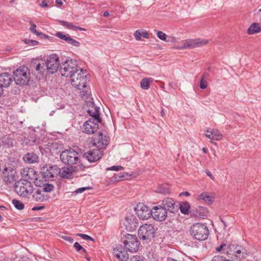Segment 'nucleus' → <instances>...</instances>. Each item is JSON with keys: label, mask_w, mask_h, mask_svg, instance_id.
<instances>
[{"label": "nucleus", "mask_w": 261, "mask_h": 261, "mask_svg": "<svg viewBox=\"0 0 261 261\" xmlns=\"http://www.w3.org/2000/svg\"><path fill=\"white\" fill-rule=\"evenodd\" d=\"M87 104L89 108L87 112L92 117L84 123L83 129L84 133L91 135L97 130L99 127L98 124L101 120L99 117V108L95 107L94 103L90 101H88Z\"/></svg>", "instance_id": "obj_1"}, {"label": "nucleus", "mask_w": 261, "mask_h": 261, "mask_svg": "<svg viewBox=\"0 0 261 261\" xmlns=\"http://www.w3.org/2000/svg\"><path fill=\"white\" fill-rule=\"evenodd\" d=\"M192 237L199 241L206 240L209 234V230L206 225L197 223L193 224L190 228Z\"/></svg>", "instance_id": "obj_2"}, {"label": "nucleus", "mask_w": 261, "mask_h": 261, "mask_svg": "<svg viewBox=\"0 0 261 261\" xmlns=\"http://www.w3.org/2000/svg\"><path fill=\"white\" fill-rule=\"evenodd\" d=\"M121 241L129 252H136L139 250L140 242L135 235L121 232Z\"/></svg>", "instance_id": "obj_3"}, {"label": "nucleus", "mask_w": 261, "mask_h": 261, "mask_svg": "<svg viewBox=\"0 0 261 261\" xmlns=\"http://www.w3.org/2000/svg\"><path fill=\"white\" fill-rule=\"evenodd\" d=\"M14 81L20 86L28 84L30 79L29 69L25 66H21L14 71Z\"/></svg>", "instance_id": "obj_4"}, {"label": "nucleus", "mask_w": 261, "mask_h": 261, "mask_svg": "<svg viewBox=\"0 0 261 261\" xmlns=\"http://www.w3.org/2000/svg\"><path fill=\"white\" fill-rule=\"evenodd\" d=\"M208 42V41L206 39L201 38L189 39L182 40L175 47L178 49H192L205 46Z\"/></svg>", "instance_id": "obj_5"}, {"label": "nucleus", "mask_w": 261, "mask_h": 261, "mask_svg": "<svg viewBox=\"0 0 261 261\" xmlns=\"http://www.w3.org/2000/svg\"><path fill=\"white\" fill-rule=\"evenodd\" d=\"M79 68L75 60H66L60 64V71L62 76L70 77Z\"/></svg>", "instance_id": "obj_6"}, {"label": "nucleus", "mask_w": 261, "mask_h": 261, "mask_svg": "<svg viewBox=\"0 0 261 261\" xmlns=\"http://www.w3.org/2000/svg\"><path fill=\"white\" fill-rule=\"evenodd\" d=\"M86 70L80 67L70 77L71 85L80 90L84 88L86 86Z\"/></svg>", "instance_id": "obj_7"}, {"label": "nucleus", "mask_w": 261, "mask_h": 261, "mask_svg": "<svg viewBox=\"0 0 261 261\" xmlns=\"http://www.w3.org/2000/svg\"><path fill=\"white\" fill-rule=\"evenodd\" d=\"M15 191L20 196L28 197L33 192L32 183L27 180H20L15 182Z\"/></svg>", "instance_id": "obj_8"}, {"label": "nucleus", "mask_w": 261, "mask_h": 261, "mask_svg": "<svg viewBox=\"0 0 261 261\" xmlns=\"http://www.w3.org/2000/svg\"><path fill=\"white\" fill-rule=\"evenodd\" d=\"M155 229L151 224L142 225L138 230V237L140 240L150 241L154 237Z\"/></svg>", "instance_id": "obj_9"}, {"label": "nucleus", "mask_w": 261, "mask_h": 261, "mask_svg": "<svg viewBox=\"0 0 261 261\" xmlns=\"http://www.w3.org/2000/svg\"><path fill=\"white\" fill-rule=\"evenodd\" d=\"M60 159L65 164L73 165L79 160V154L74 149L70 148L63 151L60 154Z\"/></svg>", "instance_id": "obj_10"}, {"label": "nucleus", "mask_w": 261, "mask_h": 261, "mask_svg": "<svg viewBox=\"0 0 261 261\" xmlns=\"http://www.w3.org/2000/svg\"><path fill=\"white\" fill-rule=\"evenodd\" d=\"M120 224L123 226L128 231H133L136 229L139 225V220L135 215L127 213L124 220H122Z\"/></svg>", "instance_id": "obj_11"}, {"label": "nucleus", "mask_w": 261, "mask_h": 261, "mask_svg": "<svg viewBox=\"0 0 261 261\" xmlns=\"http://www.w3.org/2000/svg\"><path fill=\"white\" fill-rule=\"evenodd\" d=\"M109 136L107 132L105 130H101L92 141L93 145L98 148L103 149L109 143Z\"/></svg>", "instance_id": "obj_12"}, {"label": "nucleus", "mask_w": 261, "mask_h": 261, "mask_svg": "<svg viewBox=\"0 0 261 261\" xmlns=\"http://www.w3.org/2000/svg\"><path fill=\"white\" fill-rule=\"evenodd\" d=\"M59 65V57L56 54L49 56L45 62V69L48 73L51 74L58 70Z\"/></svg>", "instance_id": "obj_13"}, {"label": "nucleus", "mask_w": 261, "mask_h": 261, "mask_svg": "<svg viewBox=\"0 0 261 261\" xmlns=\"http://www.w3.org/2000/svg\"><path fill=\"white\" fill-rule=\"evenodd\" d=\"M151 216L156 221H164L167 217V210L161 205L155 206L151 210Z\"/></svg>", "instance_id": "obj_14"}, {"label": "nucleus", "mask_w": 261, "mask_h": 261, "mask_svg": "<svg viewBox=\"0 0 261 261\" xmlns=\"http://www.w3.org/2000/svg\"><path fill=\"white\" fill-rule=\"evenodd\" d=\"M135 210L140 219L147 220L151 216V210L142 203H139Z\"/></svg>", "instance_id": "obj_15"}, {"label": "nucleus", "mask_w": 261, "mask_h": 261, "mask_svg": "<svg viewBox=\"0 0 261 261\" xmlns=\"http://www.w3.org/2000/svg\"><path fill=\"white\" fill-rule=\"evenodd\" d=\"M18 179L16 171L11 168H6L3 172V181L7 184L13 183Z\"/></svg>", "instance_id": "obj_16"}, {"label": "nucleus", "mask_w": 261, "mask_h": 261, "mask_svg": "<svg viewBox=\"0 0 261 261\" xmlns=\"http://www.w3.org/2000/svg\"><path fill=\"white\" fill-rule=\"evenodd\" d=\"M162 206L170 213L174 214L178 211V205L174 200L171 198L164 199L162 202Z\"/></svg>", "instance_id": "obj_17"}, {"label": "nucleus", "mask_w": 261, "mask_h": 261, "mask_svg": "<svg viewBox=\"0 0 261 261\" xmlns=\"http://www.w3.org/2000/svg\"><path fill=\"white\" fill-rule=\"evenodd\" d=\"M58 168L56 166H46L42 168L41 173L46 180L55 177L57 174Z\"/></svg>", "instance_id": "obj_18"}, {"label": "nucleus", "mask_w": 261, "mask_h": 261, "mask_svg": "<svg viewBox=\"0 0 261 261\" xmlns=\"http://www.w3.org/2000/svg\"><path fill=\"white\" fill-rule=\"evenodd\" d=\"M101 149H91L85 153V156L90 162H96L102 156V151Z\"/></svg>", "instance_id": "obj_19"}, {"label": "nucleus", "mask_w": 261, "mask_h": 261, "mask_svg": "<svg viewBox=\"0 0 261 261\" xmlns=\"http://www.w3.org/2000/svg\"><path fill=\"white\" fill-rule=\"evenodd\" d=\"M21 175L22 177L25 178L24 180L36 179V172L33 168H24L21 170Z\"/></svg>", "instance_id": "obj_20"}, {"label": "nucleus", "mask_w": 261, "mask_h": 261, "mask_svg": "<svg viewBox=\"0 0 261 261\" xmlns=\"http://www.w3.org/2000/svg\"><path fill=\"white\" fill-rule=\"evenodd\" d=\"M13 82L12 75L8 73H3L0 74V86L8 87Z\"/></svg>", "instance_id": "obj_21"}, {"label": "nucleus", "mask_w": 261, "mask_h": 261, "mask_svg": "<svg viewBox=\"0 0 261 261\" xmlns=\"http://www.w3.org/2000/svg\"><path fill=\"white\" fill-rule=\"evenodd\" d=\"M115 250V257L120 261H126L128 259V254L124 248H117Z\"/></svg>", "instance_id": "obj_22"}, {"label": "nucleus", "mask_w": 261, "mask_h": 261, "mask_svg": "<svg viewBox=\"0 0 261 261\" xmlns=\"http://www.w3.org/2000/svg\"><path fill=\"white\" fill-rule=\"evenodd\" d=\"M58 172L61 177L69 178L72 177L73 170L72 167H64L61 169H58Z\"/></svg>", "instance_id": "obj_23"}, {"label": "nucleus", "mask_w": 261, "mask_h": 261, "mask_svg": "<svg viewBox=\"0 0 261 261\" xmlns=\"http://www.w3.org/2000/svg\"><path fill=\"white\" fill-rule=\"evenodd\" d=\"M33 198L37 202H43L48 199V196L40 189H38L33 195Z\"/></svg>", "instance_id": "obj_24"}, {"label": "nucleus", "mask_w": 261, "mask_h": 261, "mask_svg": "<svg viewBox=\"0 0 261 261\" xmlns=\"http://www.w3.org/2000/svg\"><path fill=\"white\" fill-rule=\"evenodd\" d=\"M38 156L34 153H28L24 155L23 159L24 161L29 164H33L38 161Z\"/></svg>", "instance_id": "obj_25"}, {"label": "nucleus", "mask_w": 261, "mask_h": 261, "mask_svg": "<svg viewBox=\"0 0 261 261\" xmlns=\"http://www.w3.org/2000/svg\"><path fill=\"white\" fill-rule=\"evenodd\" d=\"M261 32V27L258 23H253L248 29L247 33L249 35H253Z\"/></svg>", "instance_id": "obj_26"}, {"label": "nucleus", "mask_w": 261, "mask_h": 261, "mask_svg": "<svg viewBox=\"0 0 261 261\" xmlns=\"http://www.w3.org/2000/svg\"><path fill=\"white\" fill-rule=\"evenodd\" d=\"M244 250H245L241 246L238 245V247L237 248L234 256L237 258H238L239 260H241V259L246 257L247 255V253L244 252Z\"/></svg>", "instance_id": "obj_27"}, {"label": "nucleus", "mask_w": 261, "mask_h": 261, "mask_svg": "<svg viewBox=\"0 0 261 261\" xmlns=\"http://www.w3.org/2000/svg\"><path fill=\"white\" fill-rule=\"evenodd\" d=\"M198 199L202 200L204 202L207 204H211L214 201L213 196L207 195L206 193H202L198 196Z\"/></svg>", "instance_id": "obj_28"}, {"label": "nucleus", "mask_w": 261, "mask_h": 261, "mask_svg": "<svg viewBox=\"0 0 261 261\" xmlns=\"http://www.w3.org/2000/svg\"><path fill=\"white\" fill-rule=\"evenodd\" d=\"M58 22L60 24L67 28L69 29H71L72 30H83V29L82 28L74 26L70 22L63 20H59Z\"/></svg>", "instance_id": "obj_29"}, {"label": "nucleus", "mask_w": 261, "mask_h": 261, "mask_svg": "<svg viewBox=\"0 0 261 261\" xmlns=\"http://www.w3.org/2000/svg\"><path fill=\"white\" fill-rule=\"evenodd\" d=\"M134 36L137 40H140L141 37L144 38H149L148 33L146 31L141 32L139 30H137L134 33Z\"/></svg>", "instance_id": "obj_30"}, {"label": "nucleus", "mask_w": 261, "mask_h": 261, "mask_svg": "<svg viewBox=\"0 0 261 261\" xmlns=\"http://www.w3.org/2000/svg\"><path fill=\"white\" fill-rule=\"evenodd\" d=\"M152 81L151 78H144L140 83L141 87L144 90L149 89L150 87V83Z\"/></svg>", "instance_id": "obj_31"}, {"label": "nucleus", "mask_w": 261, "mask_h": 261, "mask_svg": "<svg viewBox=\"0 0 261 261\" xmlns=\"http://www.w3.org/2000/svg\"><path fill=\"white\" fill-rule=\"evenodd\" d=\"M130 174L125 172V173H120V174H116L115 173V181H120L122 180L128 179L130 176Z\"/></svg>", "instance_id": "obj_32"}, {"label": "nucleus", "mask_w": 261, "mask_h": 261, "mask_svg": "<svg viewBox=\"0 0 261 261\" xmlns=\"http://www.w3.org/2000/svg\"><path fill=\"white\" fill-rule=\"evenodd\" d=\"M178 207L179 208L181 213L184 214H188L190 208V205L188 202H185L180 204Z\"/></svg>", "instance_id": "obj_33"}, {"label": "nucleus", "mask_w": 261, "mask_h": 261, "mask_svg": "<svg viewBox=\"0 0 261 261\" xmlns=\"http://www.w3.org/2000/svg\"><path fill=\"white\" fill-rule=\"evenodd\" d=\"M156 191L163 194H166L170 192L168 185H161L158 187Z\"/></svg>", "instance_id": "obj_34"}, {"label": "nucleus", "mask_w": 261, "mask_h": 261, "mask_svg": "<svg viewBox=\"0 0 261 261\" xmlns=\"http://www.w3.org/2000/svg\"><path fill=\"white\" fill-rule=\"evenodd\" d=\"M237 247L238 245H231L228 246L226 249V254L228 255H234Z\"/></svg>", "instance_id": "obj_35"}, {"label": "nucleus", "mask_w": 261, "mask_h": 261, "mask_svg": "<svg viewBox=\"0 0 261 261\" xmlns=\"http://www.w3.org/2000/svg\"><path fill=\"white\" fill-rule=\"evenodd\" d=\"M213 140H220L222 138V134L217 129H212Z\"/></svg>", "instance_id": "obj_36"}, {"label": "nucleus", "mask_w": 261, "mask_h": 261, "mask_svg": "<svg viewBox=\"0 0 261 261\" xmlns=\"http://www.w3.org/2000/svg\"><path fill=\"white\" fill-rule=\"evenodd\" d=\"M56 36L66 41L67 43H68L69 40L70 38V37L68 35H65L61 32H57L56 34Z\"/></svg>", "instance_id": "obj_37"}, {"label": "nucleus", "mask_w": 261, "mask_h": 261, "mask_svg": "<svg viewBox=\"0 0 261 261\" xmlns=\"http://www.w3.org/2000/svg\"><path fill=\"white\" fill-rule=\"evenodd\" d=\"M12 203L17 210H22L24 208V204L18 200L13 199Z\"/></svg>", "instance_id": "obj_38"}, {"label": "nucleus", "mask_w": 261, "mask_h": 261, "mask_svg": "<svg viewBox=\"0 0 261 261\" xmlns=\"http://www.w3.org/2000/svg\"><path fill=\"white\" fill-rule=\"evenodd\" d=\"M54 187L52 184H44V186L42 187V190H41L44 193L45 192H49L51 191Z\"/></svg>", "instance_id": "obj_39"}, {"label": "nucleus", "mask_w": 261, "mask_h": 261, "mask_svg": "<svg viewBox=\"0 0 261 261\" xmlns=\"http://www.w3.org/2000/svg\"><path fill=\"white\" fill-rule=\"evenodd\" d=\"M45 63L38 64L36 67V70L39 73H43L45 69Z\"/></svg>", "instance_id": "obj_40"}, {"label": "nucleus", "mask_w": 261, "mask_h": 261, "mask_svg": "<svg viewBox=\"0 0 261 261\" xmlns=\"http://www.w3.org/2000/svg\"><path fill=\"white\" fill-rule=\"evenodd\" d=\"M30 24L31 25V27L30 28L29 30L31 32H32L33 33L36 34L37 36H39L41 33H38L36 28V24H35L34 23H33L32 21H30Z\"/></svg>", "instance_id": "obj_41"}, {"label": "nucleus", "mask_w": 261, "mask_h": 261, "mask_svg": "<svg viewBox=\"0 0 261 261\" xmlns=\"http://www.w3.org/2000/svg\"><path fill=\"white\" fill-rule=\"evenodd\" d=\"M68 43L75 47H79L80 45V43L79 41L71 37H70V39L69 40Z\"/></svg>", "instance_id": "obj_42"}, {"label": "nucleus", "mask_w": 261, "mask_h": 261, "mask_svg": "<svg viewBox=\"0 0 261 261\" xmlns=\"http://www.w3.org/2000/svg\"><path fill=\"white\" fill-rule=\"evenodd\" d=\"M199 87L202 89H205L207 87V83L203 77H202L200 79Z\"/></svg>", "instance_id": "obj_43"}, {"label": "nucleus", "mask_w": 261, "mask_h": 261, "mask_svg": "<svg viewBox=\"0 0 261 261\" xmlns=\"http://www.w3.org/2000/svg\"><path fill=\"white\" fill-rule=\"evenodd\" d=\"M77 236L81 237L84 240L94 241V239L92 237H91L90 236H89L87 234H83V233H77Z\"/></svg>", "instance_id": "obj_44"}, {"label": "nucleus", "mask_w": 261, "mask_h": 261, "mask_svg": "<svg viewBox=\"0 0 261 261\" xmlns=\"http://www.w3.org/2000/svg\"><path fill=\"white\" fill-rule=\"evenodd\" d=\"M156 35H157L158 37L159 38H160L161 40H164V41L166 40L167 35L163 32L159 31L157 32Z\"/></svg>", "instance_id": "obj_45"}, {"label": "nucleus", "mask_w": 261, "mask_h": 261, "mask_svg": "<svg viewBox=\"0 0 261 261\" xmlns=\"http://www.w3.org/2000/svg\"><path fill=\"white\" fill-rule=\"evenodd\" d=\"M130 261H144V257L139 255H134L130 258Z\"/></svg>", "instance_id": "obj_46"}, {"label": "nucleus", "mask_w": 261, "mask_h": 261, "mask_svg": "<svg viewBox=\"0 0 261 261\" xmlns=\"http://www.w3.org/2000/svg\"><path fill=\"white\" fill-rule=\"evenodd\" d=\"M61 238L70 243H72L73 242V239L70 236L67 235H62L61 236Z\"/></svg>", "instance_id": "obj_47"}, {"label": "nucleus", "mask_w": 261, "mask_h": 261, "mask_svg": "<svg viewBox=\"0 0 261 261\" xmlns=\"http://www.w3.org/2000/svg\"><path fill=\"white\" fill-rule=\"evenodd\" d=\"M226 249V245L225 243H222L219 247L216 248V250L218 252H220L223 250H225Z\"/></svg>", "instance_id": "obj_48"}, {"label": "nucleus", "mask_w": 261, "mask_h": 261, "mask_svg": "<svg viewBox=\"0 0 261 261\" xmlns=\"http://www.w3.org/2000/svg\"><path fill=\"white\" fill-rule=\"evenodd\" d=\"M74 247L75 248L76 251H79L81 250H83V251L85 253H86V250L84 248H83V247L78 243H77V242L75 243L74 244Z\"/></svg>", "instance_id": "obj_49"}, {"label": "nucleus", "mask_w": 261, "mask_h": 261, "mask_svg": "<svg viewBox=\"0 0 261 261\" xmlns=\"http://www.w3.org/2000/svg\"><path fill=\"white\" fill-rule=\"evenodd\" d=\"M25 42L31 46H35L38 44V42L33 40H25Z\"/></svg>", "instance_id": "obj_50"}, {"label": "nucleus", "mask_w": 261, "mask_h": 261, "mask_svg": "<svg viewBox=\"0 0 261 261\" xmlns=\"http://www.w3.org/2000/svg\"><path fill=\"white\" fill-rule=\"evenodd\" d=\"M90 189V187H83L77 189L75 190L74 193L75 194L81 193L84 192L85 190Z\"/></svg>", "instance_id": "obj_51"}, {"label": "nucleus", "mask_w": 261, "mask_h": 261, "mask_svg": "<svg viewBox=\"0 0 261 261\" xmlns=\"http://www.w3.org/2000/svg\"><path fill=\"white\" fill-rule=\"evenodd\" d=\"M225 257L220 255L215 256L212 261H224Z\"/></svg>", "instance_id": "obj_52"}, {"label": "nucleus", "mask_w": 261, "mask_h": 261, "mask_svg": "<svg viewBox=\"0 0 261 261\" xmlns=\"http://www.w3.org/2000/svg\"><path fill=\"white\" fill-rule=\"evenodd\" d=\"M200 209H201L202 212L200 213V214H198V216L200 217H204L206 216V214L207 210L206 209L203 208V207H200Z\"/></svg>", "instance_id": "obj_53"}, {"label": "nucleus", "mask_w": 261, "mask_h": 261, "mask_svg": "<svg viewBox=\"0 0 261 261\" xmlns=\"http://www.w3.org/2000/svg\"><path fill=\"white\" fill-rule=\"evenodd\" d=\"M205 136L208 138L213 140V135L212 133V130L210 132L209 130H207V133L205 134Z\"/></svg>", "instance_id": "obj_54"}, {"label": "nucleus", "mask_w": 261, "mask_h": 261, "mask_svg": "<svg viewBox=\"0 0 261 261\" xmlns=\"http://www.w3.org/2000/svg\"><path fill=\"white\" fill-rule=\"evenodd\" d=\"M44 207V206H35L32 208L33 211H39L43 209Z\"/></svg>", "instance_id": "obj_55"}, {"label": "nucleus", "mask_w": 261, "mask_h": 261, "mask_svg": "<svg viewBox=\"0 0 261 261\" xmlns=\"http://www.w3.org/2000/svg\"><path fill=\"white\" fill-rule=\"evenodd\" d=\"M123 169V167L121 166H115V171H118Z\"/></svg>", "instance_id": "obj_56"}, {"label": "nucleus", "mask_w": 261, "mask_h": 261, "mask_svg": "<svg viewBox=\"0 0 261 261\" xmlns=\"http://www.w3.org/2000/svg\"><path fill=\"white\" fill-rule=\"evenodd\" d=\"M206 173L211 179H214V176L210 171H206Z\"/></svg>", "instance_id": "obj_57"}, {"label": "nucleus", "mask_w": 261, "mask_h": 261, "mask_svg": "<svg viewBox=\"0 0 261 261\" xmlns=\"http://www.w3.org/2000/svg\"><path fill=\"white\" fill-rule=\"evenodd\" d=\"M42 7H47L48 6V4L45 1H43L42 2L41 5H40Z\"/></svg>", "instance_id": "obj_58"}, {"label": "nucleus", "mask_w": 261, "mask_h": 261, "mask_svg": "<svg viewBox=\"0 0 261 261\" xmlns=\"http://www.w3.org/2000/svg\"><path fill=\"white\" fill-rule=\"evenodd\" d=\"M36 142L35 139H33L32 141L29 140L28 142H27V144H28L29 145H33L34 143Z\"/></svg>", "instance_id": "obj_59"}, {"label": "nucleus", "mask_w": 261, "mask_h": 261, "mask_svg": "<svg viewBox=\"0 0 261 261\" xmlns=\"http://www.w3.org/2000/svg\"><path fill=\"white\" fill-rule=\"evenodd\" d=\"M56 3L59 6H61L63 5V2L61 0H56Z\"/></svg>", "instance_id": "obj_60"}, {"label": "nucleus", "mask_w": 261, "mask_h": 261, "mask_svg": "<svg viewBox=\"0 0 261 261\" xmlns=\"http://www.w3.org/2000/svg\"><path fill=\"white\" fill-rule=\"evenodd\" d=\"M9 146H12L13 145V141L12 140H10L9 142L8 143Z\"/></svg>", "instance_id": "obj_61"}, {"label": "nucleus", "mask_w": 261, "mask_h": 261, "mask_svg": "<svg viewBox=\"0 0 261 261\" xmlns=\"http://www.w3.org/2000/svg\"><path fill=\"white\" fill-rule=\"evenodd\" d=\"M167 261H178V260H176L174 258H172L171 257H167Z\"/></svg>", "instance_id": "obj_62"}, {"label": "nucleus", "mask_w": 261, "mask_h": 261, "mask_svg": "<svg viewBox=\"0 0 261 261\" xmlns=\"http://www.w3.org/2000/svg\"><path fill=\"white\" fill-rule=\"evenodd\" d=\"M208 75L207 72H205L202 77H203L204 79H206L207 76Z\"/></svg>", "instance_id": "obj_63"}, {"label": "nucleus", "mask_w": 261, "mask_h": 261, "mask_svg": "<svg viewBox=\"0 0 261 261\" xmlns=\"http://www.w3.org/2000/svg\"><path fill=\"white\" fill-rule=\"evenodd\" d=\"M103 16L105 17H107L109 16V13L108 11H106L103 13Z\"/></svg>", "instance_id": "obj_64"}]
</instances>
